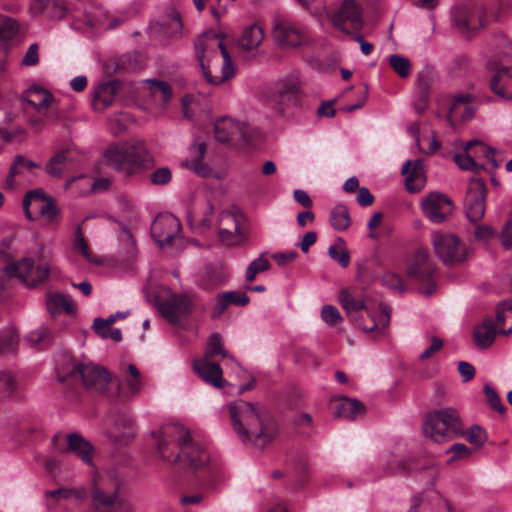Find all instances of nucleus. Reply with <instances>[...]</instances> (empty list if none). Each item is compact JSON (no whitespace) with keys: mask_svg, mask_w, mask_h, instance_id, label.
Segmentation results:
<instances>
[{"mask_svg":"<svg viewBox=\"0 0 512 512\" xmlns=\"http://www.w3.org/2000/svg\"><path fill=\"white\" fill-rule=\"evenodd\" d=\"M214 133L216 140L221 143H227L233 139L243 142L248 140L246 127L228 117H222L215 122Z\"/></svg>","mask_w":512,"mask_h":512,"instance_id":"19","label":"nucleus"},{"mask_svg":"<svg viewBox=\"0 0 512 512\" xmlns=\"http://www.w3.org/2000/svg\"><path fill=\"white\" fill-rule=\"evenodd\" d=\"M52 443L60 453L73 452L84 463L92 466V455L94 452L93 446L77 433L64 435L63 433H56L52 438Z\"/></svg>","mask_w":512,"mask_h":512,"instance_id":"12","label":"nucleus"},{"mask_svg":"<svg viewBox=\"0 0 512 512\" xmlns=\"http://www.w3.org/2000/svg\"><path fill=\"white\" fill-rule=\"evenodd\" d=\"M117 85L114 82H107L98 85L93 93V108L95 110H104L109 107L115 98Z\"/></svg>","mask_w":512,"mask_h":512,"instance_id":"27","label":"nucleus"},{"mask_svg":"<svg viewBox=\"0 0 512 512\" xmlns=\"http://www.w3.org/2000/svg\"><path fill=\"white\" fill-rule=\"evenodd\" d=\"M38 49L36 43L31 44L22 59V65L35 66L39 62Z\"/></svg>","mask_w":512,"mask_h":512,"instance_id":"64","label":"nucleus"},{"mask_svg":"<svg viewBox=\"0 0 512 512\" xmlns=\"http://www.w3.org/2000/svg\"><path fill=\"white\" fill-rule=\"evenodd\" d=\"M364 411V405L360 401L343 398L337 404L335 415L336 417H344L353 420L359 415L364 414Z\"/></svg>","mask_w":512,"mask_h":512,"instance_id":"33","label":"nucleus"},{"mask_svg":"<svg viewBox=\"0 0 512 512\" xmlns=\"http://www.w3.org/2000/svg\"><path fill=\"white\" fill-rule=\"evenodd\" d=\"M192 154L191 160L187 162V166L196 174L206 177L211 173V169L203 162V157L206 152L204 143H197L190 148Z\"/></svg>","mask_w":512,"mask_h":512,"instance_id":"31","label":"nucleus"},{"mask_svg":"<svg viewBox=\"0 0 512 512\" xmlns=\"http://www.w3.org/2000/svg\"><path fill=\"white\" fill-rule=\"evenodd\" d=\"M120 230L119 241L126 249L127 254L133 256L136 252V244L133 235L125 226H121Z\"/></svg>","mask_w":512,"mask_h":512,"instance_id":"56","label":"nucleus"},{"mask_svg":"<svg viewBox=\"0 0 512 512\" xmlns=\"http://www.w3.org/2000/svg\"><path fill=\"white\" fill-rule=\"evenodd\" d=\"M123 381L131 397L137 396L144 387V381L141 378L138 368L134 364L122 367Z\"/></svg>","mask_w":512,"mask_h":512,"instance_id":"29","label":"nucleus"},{"mask_svg":"<svg viewBox=\"0 0 512 512\" xmlns=\"http://www.w3.org/2000/svg\"><path fill=\"white\" fill-rule=\"evenodd\" d=\"M202 74L212 85H220L235 75V67L223 41L214 34H204L195 43Z\"/></svg>","mask_w":512,"mask_h":512,"instance_id":"3","label":"nucleus"},{"mask_svg":"<svg viewBox=\"0 0 512 512\" xmlns=\"http://www.w3.org/2000/svg\"><path fill=\"white\" fill-rule=\"evenodd\" d=\"M23 100L31 106L37 114H43L47 121L57 122L61 118L59 110L55 107L54 96L46 89L33 85L25 91Z\"/></svg>","mask_w":512,"mask_h":512,"instance_id":"11","label":"nucleus"},{"mask_svg":"<svg viewBox=\"0 0 512 512\" xmlns=\"http://www.w3.org/2000/svg\"><path fill=\"white\" fill-rule=\"evenodd\" d=\"M382 282L385 286L395 289L399 292H403L405 290L403 281L399 275L393 272H386L382 276Z\"/></svg>","mask_w":512,"mask_h":512,"instance_id":"59","label":"nucleus"},{"mask_svg":"<svg viewBox=\"0 0 512 512\" xmlns=\"http://www.w3.org/2000/svg\"><path fill=\"white\" fill-rule=\"evenodd\" d=\"M171 177L170 169L162 167L152 172L150 179L154 185H165L170 182Z\"/></svg>","mask_w":512,"mask_h":512,"instance_id":"60","label":"nucleus"},{"mask_svg":"<svg viewBox=\"0 0 512 512\" xmlns=\"http://www.w3.org/2000/svg\"><path fill=\"white\" fill-rule=\"evenodd\" d=\"M23 208L25 216L29 220L34 219L33 211L39 213L47 222H52L58 214L53 199L44 197L40 190L29 191L26 194L23 200Z\"/></svg>","mask_w":512,"mask_h":512,"instance_id":"14","label":"nucleus"},{"mask_svg":"<svg viewBox=\"0 0 512 512\" xmlns=\"http://www.w3.org/2000/svg\"><path fill=\"white\" fill-rule=\"evenodd\" d=\"M470 101H471V96L468 94L455 96L453 103L449 108L448 119L449 120L452 119L455 116L457 109L461 106H463L464 111L466 112V115H462L461 118L463 120H467V119L471 118L472 117L471 110L467 107V104Z\"/></svg>","mask_w":512,"mask_h":512,"instance_id":"46","label":"nucleus"},{"mask_svg":"<svg viewBox=\"0 0 512 512\" xmlns=\"http://www.w3.org/2000/svg\"><path fill=\"white\" fill-rule=\"evenodd\" d=\"M454 161L463 170L476 171L483 169L486 166V163L476 162L471 150H468L466 145L464 146L462 153H457L454 155Z\"/></svg>","mask_w":512,"mask_h":512,"instance_id":"42","label":"nucleus"},{"mask_svg":"<svg viewBox=\"0 0 512 512\" xmlns=\"http://www.w3.org/2000/svg\"><path fill=\"white\" fill-rule=\"evenodd\" d=\"M508 68H502L496 72L490 81L491 90L505 100H512V79L500 86L499 82L508 74Z\"/></svg>","mask_w":512,"mask_h":512,"instance_id":"38","label":"nucleus"},{"mask_svg":"<svg viewBox=\"0 0 512 512\" xmlns=\"http://www.w3.org/2000/svg\"><path fill=\"white\" fill-rule=\"evenodd\" d=\"M18 32V25L15 20L0 14V39L10 40Z\"/></svg>","mask_w":512,"mask_h":512,"instance_id":"47","label":"nucleus"},{"mask_svg":"<svg viewBox=\"0 0 512 512\" xmlns=\"http://www.w3.org/2000/svg\"><path fill=\"white\" fill-rule=\"evenodd\" d=\"M434 273L433 265L429 260V254L426 250H418L413 262L407 269V275L419 281H428Z\"/></svg>","mask_w":512,"mask_h":512,"instance_id":"23","label":"nucleus"},{"mask_svg":"<svg viewBox=\"0 0 512 512\" xmlns=\"http://www.w3.org/2000/svg\"><path fill=\"white\" fill-rule=\"evenodd\" d=\"M84 495L83 490H74L68 488H60L57 490H51L45 492V497L53 498V499H69L71 497H75L76 499L82 498Z\"/></svg>","mask_w":512,"mask_h":512,"instance_id":"51","label":"nucleus"},{"mask_svg":"<svg viewBox=\"0 0 512 512\" xmlns=\"http://www.w3.org/2000/svg\"><path fill=\"white\" fill-rule=\"evenodd\" d=\"M145 83L148 85L150 94L155 100H158L163 104H167L170 101L172 97V88L167 82L146 79Z\"/></svg>","mask_w":512,"mask_h":512,"instance_id":"39","label":"nucleus"},{"mask_svg":"<svg viewBox=\"0 0 512 512\" xmlns=\"http://www.w3.org/2000/svg\"><path fill=\"white\" fill-rule=\"evenodd\" d=\"M46 306L52 316H56L62 311H65L67 314H72L75 311L72 298L59 292H49L46 294Z\"/></svg>","mask_w":512,"mask_h":512,"instance_id":"24","label":"nucleus"},{"mask_svg":"<svg viewBox=\"0 0 512 512\" xmlns=\"http://www.w3.org/2000/svg\"><path fill=\"white\" fill-rule=\"evenodd\" d=\"M157 451L160 456L180 469H200L209 462L207 449L191 439L189 431L180 425H166L158 432Z\"/></svg>","mask_w":512,"mask_h":512,"instance_id":"1","label":"nucleus"},{"mask_svg":"<svg viewBox=\"0 0 512 512\" xmlns=\"http://www.w3.org/2000/svg\"><path fill=\"white\" fill-rule=\"evenodd\" d=\"M18 344V334L13 328H9L0 334V352H13Z\"/></svg>","mask_w":512,"mask_h":512,"instance_id":"44","label":"nucleus"},{"mask_svg":"<svg viewBox=\"0 0 512 512\" xmlns=\"http://www.w3.org/2000/svg\"><path fill=\"white\" fill-rule=\"evenodd\" d=\"M272 35L275 43L282 48H296L308 41L306 31L286 17H275Z\"/></svg>","mask_w":512,"mask_h":512,"instance_id":"9","label":"nucleus"},{"mask_svg":"<svg viewBox=\"0 0 512 512\" xmlns=\"http://www.w3.org/2000/svg\"><path fill=\"white\" fill-rule=\"evenodd\" d=\"M38 167L39 165L34 161L29 160L22 155H17L9 168L8 176L5 181L6 185L8 187H13L14 179L17 175H22L25 171H30Z\"/></svg>","mask_w":512,"mask_h":512,"instance_id":"34","label":"nucleus"},{"mask_svg":"<svg viewBox=\"0 0 512 512\" xmlns=\"http://www.w3.org/2000/svg\"><path fill=\"white\" fill-rule=\"evenodd\" d=\"M57 374L60 381L68 378L81 380L87 390L99 394L106 392L111 381V375L105 368L73 361L70 362L67 371L57 368Z\"/></svg>","mask_w":512,"mask_h":512,"instance_id":"6","label":"nucleus"},{"mask_svg":"<svg viewBox=\"0 0 512 512\" xmlns=\"http://www.w3.org/2000/svg\"><path fill=\"white\" fill-rule=\"evenodd\" d=\"M155 305L169 323L177 324L182 317L194 311L192 298L187 294L170 293L166 298H156Z\"/></svg>","mask_w":512,"mask_h":512,"instance_id":"10","label":"nucleus"},{"mask_svg":"<svg viewBox=\"0 0 512 512\" xmlns=\"http://www.w3.org/2000/svg\"><path fill=\"white\" fill-rule=\"evenodd\" d=\"M465 145L468 150H471L476 162H480L481 159H485L487 163L492 165L493 169H497L499 167L500 163L495 159L496 150L493 148L478 140H471Z\"/></svg>","mask_w":512,"mask_h":512,"instance_id":"30","label":"nucleus"},{"mask_svg":"<svg viewBox=\"0 0 512 512\" xmlns=\"http://www.w3.org/2000/svg\"><path fill=\"white\" fill-rule=\"evenodd\" d=\"M74 248L79 251L82 256L87 259L88 261L92 262V256L89 252L88 245L83 237L81 227L78 226L75 232V239H74Z\"/></svg>","mask_w":512,"mask_h":512,"instance_id":"57","label":"nucleus"},{"mask_svg":"<svg viewBox=\"0 0 512 512\" xmlns=\"http://www.w3.org/2000/svg\"><path fill=\"white\" fill-rule=\"evenodd\" d=\"M425 216L433 223L444 222L453 212L451 199L441 193H430L422 202Z\"/></svg>","mask_w":512,"mask_h":512,"instance_id":"17","label":"nucleus"},{"mask_svg":"<svg viewBox=\"0 0 512 512\" xmlns=\"http://www.w3.org/2000/svg\"><path fill=\"white\" fill-rule=\"evenodd\" d=\"M475 238L479 241H489L496 237L497 233L490 225H479L475 229Z\"/></svg>","mask_w":512,"mask_h":512,"instance_id":"63","label":"nucleus"},{"mask_svg":"<svg viewBox=\"0 0 512 512\" xmlns=\"http://www.w3.org/2000/svg\"><path fill=\"white\" fill-rule=\"evenodd\" d=\"M486 186L480 179L469 183L465 197V213L471 222H478L485 213Z\"/></svg>","mask_w":512,"mask_h":512,"instance_id":"16","label":"nucleus"},{"mask_svg":"<svg viewBox=\"0 0 512 512\" xmlns=\"http://www.w3.org/2000/svg\"><path fill=\"white\" fill-rule=\"evenodd\" d=\"M150 160L144 143L136 141L133 144L112 146L104 153V161L107 166L124 172L127 175L136 173Z\"/></svg>","mask_w":512,"mask_h":512,"instance_id":"4","label":"nucleus"},{"mask_svg":"<svg viewBox=\"0 0 512 512\" xmlns=\"http://www.w3.org/2000/svg\"><path fill=\"white\" fill-rule=\"evenodd\" d=\"M183 23L180 14L173 10L168 14V22L166 23V33L169 37H177L182 34Z\"/></svg>","mask_w":512,"mask_h":512,"instance_id":"48","label":"nucleus"},{"mask_svg":"<svg viewBox=\"0 0 512 512\" xmlns=\"http://www.w3.org/2000/svg\"><path fill=\"white\" fill-rule=\"evenodd\" d=\"M389 64L401 78H406L409 76L411 71V63L408 58L394 54L389 57Z\"/></svg>","mask_w":512,"mask_h":512,"instance_id":"45","label":"nucleus"},{"mask_svg":"<svg viewBox=\"0 0 512 512\" xmlns=\"http://www.w3.org/2000/svg\"><path fill=\"white\" fill-rule=\"evenodd\" d=\"M234 432L244 443L263 448L277 434L273 417L256 404L236 400L227 405Z\"/></svg>","mask_w":512,"mask_h":512,"instance_id":"2","label":"nucleus"},{"mask_svg":"<svg viewBox=\"0 0 512 512\" xmlns=\"http://www.w3.org/2000/svg\"><path fill=\"white\" fill-rule=\"evenodd\" d=\"M465 437L470 443L476 446L483 445L487 438L485 430L478 425L470 427V429L465 432Z\"/></svg>","mask_w":512,"mask_h":512,"instance_id":"55","label":"nucleus"},{"mask_svg":"<svg viewBox=\"0 0 512 512\" xmlns=\"http://www.w3.org/2000/svg\"><path fill=\"white\" fill-rule=\"evenodd\" d=\"M218 237L222 244L234 246L242 241L240 224L237 216L229 211H222L218 221Z\"/></svg>","mask_w":512,"mask_h":512,"instance_id":"18","label":"nucleus"},{"mask_svg":"<svg viewBox=\"0 0 512 512\" xmlns=\"http://www.w3.org/2000/svg\"><path fill=\"white\" fill-rule=\"evenodd\" d=\"M321 319L329 326H335L343 320L339 310L333 305H325L322 307Z\"/></svg>","mask_w":512,"mask_h":512,"instance_id":"49","label":"nucleus"},{"mask_svg":"<svg viewBox=\"0 0 512 512\" xmlns=\"http://www.w3.org/2000/svg\"><path fill=\"white\" fill-rule=\"evenodd\" d=\"M484 392L487 398V401L492 409L499 412L500 414H504L506 408L502 403L500 397L497 392L488 384L484 386Z\"/></svg>","mask_w":512,"mask_h":512,"instance_id":"54","label":"nucleus"},{"mask_svg":"<svg viewBox=\"0 0 512 512\" xmlns=\"http://www.w3.org/2000/svg\"><path fill=\"white\" fill-rule=\"evenodd\" d=\"M390 309L387 306L381 305V315L379 317V321L377 322L372 315L371 317L372 324L367 326L363 323L361 318L352 316V320L354 322L355 327L362 329L365 332H374L380 331V329H385L390 321Z\"/></svg>","mask_w":512,"mask_h":512,"instance_id":"36","label":"nucleus"},{"mask_svg":"<svg viewBox=\"0 0 512 512\" xmlns=\"http://www.w3.org/2000/svg\"><path fill=\"white\" fill-rule=\"evenodd\" d=\"M462 422L452 408H445L428 414L423 422V433L436 443H442L461 433Z\"/></svg>","mask_w":512,"mask_h":512,"instance_id":"5","label":"nucleus"},{"mask_svg":"<svg viewBox=\"0 0 512 512\" xmlns=\"http://www.w3.org/2000/svg\"><path fill=\"white\" fill-rule=\"evenodd\" d=\"M181 225L170 213L159 214L151 224V235L161 248H170L182 243Z\"/></svg>","mask_w":512,"mask_h":512,"instance_id":"8","label":"nucleus"},{"mask_svg":"<svg viewBox=\"0 0 512 512\" xmlns=\"http://www.w3.org/2000/svg\"><path fill=\"white\" fill-rule=\"evenodd\" d=\"M431 243L435 255L445 265L461 264L472 255V249L453 233L433 232Z\"/></svg>","mask_w":512,"mask_h":512,"instance_id":"7","label":"nucleus"},{"mask_svg":"<svg viewBox=\"0 0 512 512\" xmlns=\"http://www.w3.org/2000/svg\"><path fill=\"white\" fill-rule=\"evenodd\" d=\"M409 472L408 463L404 460L392 459L385 468V476L406 475Z\"/></svg>","mask_w":512,"mask_h":512,"instance_id":"52","label":"nucleus"},{"mask_svg":"<svg viewBox=\"0 0 512 512\" xmlns=\"http://www.w3.org/2000/svg\"><path fill=\"white\" fill-rule=\"evenodd\" d=\"M115 322V317H108L107 319L96 318L93 323L95 332L103 339H112L119 342L122 339V332L118 328H112V323Z\"/></svg>","mask_w":512,"mask_h":512,"instance_id":"35","label":"nucleus"},{"mask_svg":"<svg viewBox=\"0 0 512 512\" xmlns=\"http://www.w3.org/2000/svg\"><path fill=\"white\" fill-rule=\"evenodd\" d=\"M497 328L491 319H485L481 324L475 326L473 338L475 345L479 348L489 347L495 340Z\"/></svg>","mask_w":512,"mask_h":512,"instance_id":"28","label":"nucleus"},{"mask_svg":"<svg viewBox=\"0 0 512 512\" xmlns=\"http://www.w3.org/2000/svg\"><path fill=\"white\" fill-rule=\"evenodd\" d=\"M6 272L10 276L17 277L27 286L35 287L48 278L50 270L46 264L36 265L31 258H23L8 266Z\"/></svg>","mask_w":512,"mask_h":512,"instance_id":"13","label":"nucleus"},{"mask_svg":"<svg viewBox=\"0 0 512 512\" xmlns=\"http://www.w3.org/2000/svg\"><path fill=\"white\" fill-rule=\"evenodd\" d=\"M328 255L330 256V258L338 262V264L343 268L348 267L350 263V255L348 251L342 246H330L328 249Z\"/></svg>","mask_w":512,"mask_h":512,"instance_id":"50","label":"nucleus"},{"mask_svg":"<svg viewBox=\"0 0 512 512\" xmlns=\"http://www.w3.org/2000/svg\"><path fill=\"white\" fill-rule=\"evenodd\" d=\"M117 497L118 486L111 491H106L103 486L95 484L92 489V502L97 509L111 507L116 503Z\"/></svg>","mask_w":512,"mask_h":512,"instance_id":"32","label":"nucleus"},{"mask_svg":"<svg viewBox=\"0 0 512 512\" xmlns=\"http://www.w3.org/2000/svg\"><path fill=\"white\" fill-rule=\"evenodd\" d=\"M214 214V206L211 201H205L203 207L194 213L188 214V222L190 227L199 232H204L212 226V216Z\"/></svg>","mask_w":512,"mask_h":512,"instance_id":"25","label":"nucleus"},{"mask_svg":"<svg viewBox=\"0 0 512 512\" xmlns=\"http://www.w3.org/2000/svg\"><path fill=\"white\" fill-rule=\"evenodd\" d=\"M214 356H221L222 358H229L234 360L232 356L228 354V352L224 349L222 344V338L220 334L213 333L208 341V344L205 349L204 356L202 358L210 359Z\"/></svg>","mask_w":512,"mask_h":512,"instance_id":"41","label":"nucleus"},{"mask_svg":"<svg viewBox=\"0 0 512 512\" xmlns=\"http://www.w3.org/2000/svg\"><path fill=\"white\" fill-rule=\"evenodd\" d=\"M16 390L13 377L5 372L0 373V398L10 397Z\"/></svg>","mask_w":512,"mask_h":512,"instance_id":"53","label":"nucleus"},{"mask_svg":"<svg viewBox=\"0 0 512 512\" xmlns=\"http://www.w3.org/2000/svg\"><path fill=\"white\" fill-rule=\"evenodd\" d=\"M498 237L504 249H512V216L506 221Z\"/></svg>","mask_w":512,"mask_h":512,"instance_id":"58","label":"nucleus"},{"mask_svg":"<svg viewBox=\"0 0 512 512\" xmlns=\"http://www.w3.org/2000/svg\"><path fill=\"white\" fill-rule=\"evenodd\" d=\"M329 222L336 231H345L351 224L348 208L343 204H337L330 213Z\"/></svg>","mask_w":512,"mask_h":512,"instance_id":"37","label":"nucleus"},{"mask_svg":"<svg viewBox=\"0 0 512 512\" xmlns=\"http://www.w3.org/2000/svg\"><path fill=\"white\" fill-rule=\"evenodd\" d=\"M70 151L64 150L55 154L47 163L45 170L52 177H60L66 169L67 164L71 162Z\"/></svg>","mask_w":512,"mask_h":512,"instance_id":"40","label":"nucleus"},{"mask_svg":"<svg viewBox=\"0 0 512 512\" xmlns=\"http://www.w3.org/2000/svg\"><path fill=\"white\" fill-rule=\"evenodd\" d=\"M226 298L229 304L238 306H245L249 303V297L244 292L229 291L223 293V298Z\"/></svg>","mask_w":512,"mask_h":512,"instance_id":"62","label":"nucleus"},{"mask_svg":"<svg viewBox=\"0 0 512 512\" xmlns=\"http://www.w3.org/2000/svg\"><path fill=\"white\" fill-rule=\"evenodd\" d=\"M301 90L294 81H283L279 84L277 91L270 98L269 104L280 114H285L299 106Z\"/></svg>","mask_w":512,"mask_h":512,"instance_id":"15","label":"nucleus"},{"mask_svg":"<svg viewBox=\"0 0 512 512\" xmlns=\"http://www.w3.org/2000/svg\"><path fill=\"white\" fill-rule=\"evenodd\" d=\"M339 301L349 314L367 309L364 301L356 299L348 290H342L339 293Z\"/></svg>","mask_w":512,"mask_h":512,"instance_id":"43","label":"nucleus"},{"mask_svg":"<svg viewBox=\"0 0 512 512\" xmlns=\"http://www.w3.org/2000/svg\"><path fill=\"white\" fill-rule=\"evenodd\" d=\"M401 172L405 175V186L409 192L417 193L424 188L426 176L422 160L406 161Z\"/></svg>","mask_w":512,"mask_h":512,"instance_id":"21","label":"nucleus"},{"mask_svg":"<svg viewBox=\"0 0 512 512\" xmlns=\"http://www.w3.org/2000/svg\"><path fill=\"white\" fill-rule=\"evenodd\" d=\"M512 319V302L504 301L497 307L496 322L501 325L505 320Z\"/></svg>","mask_w":512,"mask_h":512,"instance_id":"61","label":"nucleus"},{"mask_svg":"<svg viewBox=\"0 0 512 512\" xmlns=\"http://www.w3.org/2000/svg\"><path fill=\"white\" fill-rule=\"evenodd\" d=\"M264 40V31L258 24H252L244 28L238 46L245 51H254Z\"/></svg>","mask_w":512,"mask_h":512,"instance_id":"26","label":"nucleus"},{"mask_svg":"<svg viewBox=\"0 0 512 512\" xmlns=\"http://www.w3.org/2000/svg\"><path fill=\"white\" fill-rule=\"evenodd\" d=\"M344 22H350L355 29H359L362 26L361 9L354 0H345L339 11L333 16L334 25L346 32L342 26Z\"/></svg>","mask_w":512,"mask_h":512,"instance_id":"22","label":"nucleus"},{"mask_svg":"<svg viewBox=\"0 0 512 512\" xmlns=\"http://www.w3.org/2000/svg\"><path fill=\"white\" fill-rule=\"evenodd\" d=\"M193 368L206 383L216 388H223L225 386L226 381L222 376L223 371L218 363H214L207 358H199L194 360Z\"/></svg>","mask_w":512,"mask_h":512,"instance_id":"20","label":"nucleus"}]
</instances>
